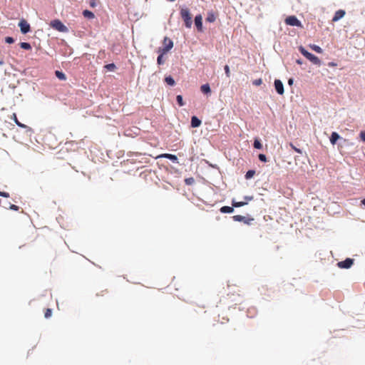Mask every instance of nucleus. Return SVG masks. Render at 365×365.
<instances>
[{
	"label": "nucleus",
	"mask_w": 365,
	"mask_h": 365,
	"mask_svg": "<svg viewBox=\"0 0 365 365\" xmlns=\"http://www.w3.org/2000/svg\"><path fill=\"white\" fill-rule=\"evenodd\" d=\"M299 51L304 57H306L308 60H309L314 64H315V65L321 64V61L319 60V58L317 56H314V54L307 51L303 46H299Z\"/></svg>",
	"instance_id": "f257e3e1"
},
{
	"label": "nucleus",
	"mask_w": 365,
	"mask_h": 365,
	"mask_svg": "<svg viewBox=\"0 0 365 365\" xmlns=\"http://www.w3.org/2000/svg\"><path fill=\"white\" fill-rule=\"evenodd\" d=\"M180 16L182 20L185 22V26L187 28H190L192 26V16L190 13V11L187 8H182L180 10Z\"/></svg>",
	"instance_id": "f03ea898"
},
{
	"label": "nucleus",
	"mask_w": 365,
	"mask_h": 365,
	"mask_svg": "<svg viewBox=\"0 0 365 365\" xmlns=\"http://www.w3.org/2000/svg\"><path fill=\"white\" fill-rule=\"evenodd\" d=\"M50 26L60 32H67L68 31V28L58 19L51 21Z\"/></svg>",
	"instance_id": "7ed1b4c3"
},
{
	"label": "nucleus",
	"mask_w": 365,
	"mask_h": 365,
	"mask_svg": "<svg viewBox=\"0 0 365 365\" xmlns=\"http://www.w3.org/2000/svg\"><path fill=\"white\" fill-rule=\"evenodd\" d=\"M173 47V42L168 37H165L163 40V48H159L158 52L163 51V53L168 52Z\"/></svg>",
	"instance_id": "20e7f679"
},
{
	"label": "nucleus",
	"mask_w": 365,
	"mask_h": 365,
	"mask_svg": "<svg viewBox=\"0 0 365 365\" xmlns=\"http://www.w3.org/2000/svg\"><path fill=\"white\" fill-rule=\"evenodd\" d=\"M285 23L287 25L302 27V23L298 20V19L295 16H290L286 18Z\"/></svg>",
	"instance_id": "39448f33"
},
{
	"label": "nucleus",
	"mask_w": 365,
	"mask_h": 365,
	"mask_svg": "<svg viewBox=\"0 0 365 365\" xmlns=\"http://www.w3.org/2000/svg\"><path fill=\"white\" fill-rule=\"evenodd\" d=\"M19 26L20 28L21 32L24 34H27L31 30L29 24L25 19H21L19 22Z\"/></svg>",
	"instance_id": "423d86ee"
},
{
	"label": "nucleus",
	"mask_w": 365,
	"mask_h": 365,
	"mask_svg": "<svg viewBox=\"0 0 365 365\" xmlns=\"http://www.w3.org/2000/svg\"><path fill=\"white\" fill-rule=\"evenodd\" d=\"M353 264H354V259H352L351 258H346L344 261L339 262L337 263V266L341 269H349L352 266Z\"/></svg>",
	"instance_id": "0eeeda50"
},
{
	"label": "nucleus",
	"mask_w": 365,
	"mask_h": 365,
	"mask_svg": "<svg viewBox=\"0 0 365 365\" xmlns=\"http://www.w3.org/2000/svg\"><path fill=\"white\" fill-rule=\"evenodd\" d=\"M232 219L234 221L243 222L244 223H245L247 225H250L251 222L254 220L253 218H248V217H246L245 216L240 215H234L232 217Z\"/></svg>",
	"instance_id": "6e6552de"
},
{
	"label": "nucleus",
	"mask_w": 365,
	"mask_h": 365,
	"mask_svg": "<svg viewBox=\"0 0 365 365\" xmlns=\"http://www.w3.org/2000/svg\"><path fill=\"white\" fill-rule=\"evenodd\" d=\"M274 88H275V90L279 94V95H282L284 93V86H283V83L282 82L279 80V79H276L274 81Z\"/></svg>",
	"instance_id": "1a4fd4ad"
},
{
	"label": "nucleus",
	"mask_w": 365,
	"mask_h": 365,
	"mask_svg": "<svg viewBox=\"0 0 365 365\" xmlns=\"http://www.w3.org/2000/svg\"><path fill=\"white\" fill-rule=\"evenodd\" d=\"M202 16L197 15L195 18V24L199 31H202Z\"/></svg>",
	"instance_id": "9d476101"
},
{
	"label": "nucleus",
	"mask_w": 365,
	"mask_h": 365,
	"mask_svg": "<svg viewBox=\"0 0 365 365\" xmlns=\"http://www.w3.org/2000/svg\"><path fill=\"white\" fill-rule=\"evenodd\" d=\"M345 15V11L344 10H338L335 12L334 16L332 19V21H337L341 18H343Z\"/></svg>",
	"instance_id": "9b49d317"
},
{
	"label": "nucleus",
	"mask_w": 365,
	"mask_h": 365,
	"mask_svg": "<svg viewBox=\"0 0 365 365\" xmlns=\"http://www.w3.org/2000/svg\"><path fill=\"white\" fill-rule=\"evenodd\" d=\"M159 157L160 158H166V159H169V160H170L171 161H173L174 163H178V158H177V156L175 155H173V154L165 153V154L160 155Z\"/></svg>",
	"instance_id": "f8f14e48"
},
{
	"label": "nucleus",
	"mask_w": 365,
	"mask_h": 365,
	"mask_svg": "<svg viewBox=\"0 0 365 365\" xmlns=\"http://www.w3.org/2000/svg\"><path fill=\"white\" fill-rule=\"evenodd\" d=\"M201 125V120L196 116H192L191 118V126L192 128H197Z\"/></svg>",
	"instance_id": "ddd939ff"
},
{
	"label": "nucleus",
	"mask_w": 365,
	"mask_h": 365,
	"mask_svg": "<svg viewBox=\"0 0 365 365\" xmlns=\"http://www.w3.org/2000/svg\"><path fill=\"white\" fill-rule=\"evenodd\" d=\"M340 138L339 135L336 132H333L330 137V142L332 145H335L336 141Z\"/></svg>",
	"instance_id": "4468645a"
},
{
	"label": "nucleus",
	"mask_w": 365,
	"mask_h": 365,
	"mask_svg": "<svg viewBox=\"0 0 365 365\" xmlns=\"http://www.w3.org/2000/svg\"><path fill=\"white\" fill-rule=\"evenodd\" d=\"M201 91L205 94H209L211 93V89L208 83L204 84L200 87Z\"/></svg>",
	"instance_id": "2eb2a0df"
},
{
	"label": "nucleus",
	"mask_w": 365,
	"mask_h": 365,
	"mask_svg": "<svg viewBox=\"0 0 365 365\" xmlns=\"http://www.w3.org/2000/svg\"><path fill=\"white\" fill-rule=\"evenodd\" d=\"M222 213H232L234 211L233 207L223 206L220 209Z\"/></svg>",
	"instance_id": "dca6fc26"
},
{
	"label": "nucleus",
	"mask_w": 365,
	"mask_h": 365,
	"mask_svg": "<svg viewBox=\"0 0 365 365\" xmlns=\"http://www.w3.org/2000/svg\"><path fill=\"white\" fill-rule=\"evenodd\" d=\"M11 118L14 120V121L15 122V123L19 126L20 128H25L26 126V125L21 123V122L19 121L18 118H17V116H16V113H13L12 116H11Z\"/></svg>",
	"instance_id": "f3484780"
},
{
	"label": "nucleus",
	"mask_w": 365,
	"mask_h": 365,
	"mask_svg": "<svg viewBox=\"0 0 365 365\" xmlns=\"http://www.w3.org/2000/svg\"><path fill=\"white\" fill-rule=\"evenodd\" d=\"M215 19H216L215 15L212 12H209L207 14V16L205 20L207 22L212 23L215 21Z\"/></svg>",
	"instance_id": "a211bd4d"
},
{
	"label": "nucleus",
	"mask_w": 365,
	"mask_h": 365,
	"mask_svg": "<svg viewBox=\"0 0 365 365\" xmlns=\"http://www.w3.org/2000/svg\"><path fill=\"white\" fill-rule=\"evenodd\" d=\"M247 202H235L234 200L232 201V205L233 207H240L247 205Z\"/></svg>",
	"instance_id": "6ab92c4d"
},
{
	"label": "nucleus",
	"mask_w": 365,
	"mask_h": 365,
	"mask_svg": "<svg viewBox=\"0 0 365 365\" xmlns=\"http://www.w3.org/2000/svg\"><path fill=\"white\" fill-rule=\"evenodd\" d=\"M55 74L56 77L61 81H65L66 79V75L61 71H56Z\"/></svg>",
	"instance_id": "aec40b11"
},
{
	"label": "nucleus",
	"mask_w": 365,
	"mask_h": 365,
	"mask_svg": "<svg viewBox=\"0 0 365 365\" xmlns=\"http://www.w3.org/2000/svg\"><path fill=\"white\" fill-rule=\"evenodd\" d=\"M309 47L313 50L315 52L318 53H322L323 52V50L322 49V48L317 45H315V44H312V45H310Z\"/></svg>",
	"instance_id": "412c9836"
},
{
	"label": "nucleus",
	"mask_w": 365,
	"mask_h": 365,
	"mask_svg": "<svg viewBox=\"0 0 365 365\" xmlns=\"http://www.w3.org/2000/svg\"><path fill=\"white\" fill-rule=\"evenodd\" d=\"M165 81L170 86H173L175 85V80L173 79V78L170 76H166L165 78Z\"/></svg>",
	"instance_id": "4be33fe9"
},
{
	"label": "nucleus",
	"mask_w": 365,
	"mask_h": 365,
	"mask_svg": "<svg viewBox=\"0 0 365 365\" xmlns=\"http://www.w3.org/2000/svg\"><path fill=\"white\" fill-rule=\"evenodd\" d=\"M104 68H106L108 71H114L116 69V66L112 63L106 64L104 66Z\"/></svg>",
	"instance_id": "5701e85b"
},
{
	"label": "nucleus",
	"mask_w": 365,
	"mask_h": 365,
	"mask_svg": "<svg viewBox=\"0 0 365 365\" xmlns=\"http://www.w3.org/2000/svg\"><path fill=\"white\" fill-rule=\"evenodd\" d=\"M159 53H160V55L158 56L157 62H158V65H161V64H163V63H164V61H163V55H164L165 53H163V51H160Z\"/></svg>",
	"instance_id": "b1692460"
},
{
	"label": "nucleus",
	"mask_w": 365,
	"mask_h": 365,
	"mask_svg": "<svg viewBox=\"0 0 365 365\" xmlns=\"http://www.w3.org/2000/svg\"><path fill=\"white\" fill-rule=\"evenodd\" d=\"M20 46H21V48L25 49V50H30V49H31V46L30 45V43H26V42L21 43H20Z\"/></svg>",
	"instance_id": "393cba45"
},
{
	"label": "nucleus",
	"mask_w": 365,
	"mask_h": 365,
	"mask_svg": "<svg viewBox=\"0 0 365 365\" xmlns=\"http://www.w3.org/2000/svg\"><path fill=\"white\" fill-rule=\"evenodd\" d=\"M177 102L180 106H183L185 103L182 99V96L181 95H178L176 97Z\"/></svg>",
	"instance_id": "a878e982"
},
{
	"label": "nucleus",
	"mask_w": 365,
	"mask_h": 365,
	"mask_svg": "<svg viewBox=\"0 0 365 365\" xmlns=\"http://www.w3.org/2000/svg\"><path fill=\"white\" fill-rule=\"evenodd\" d=\"M254 148L256 149H261L262 148V145L259 140H257V139L255 140Z\"/></svg>",
	"instance_id": "bb28decb"
},
{
	"label": "nucleus",
	"mask_w": 365,
	"mask_h": 365,
	"mask_svg": "<svg viewBox=\"0 0 365 365\" xmlns=\"http://www.w3.org/2000/svg\"><path fill=\"white\" fill-rule=\"evenodd\" d=\"M255 174V170H248L245 175V178L250 179V178H252Z\"/></svg>",
	"instance_id": "cd10ccee"
},
{
	"label": "nucleus",
	"mask_w": 365,
	"mask_h": 365,
	"mask_svg": "<svg viewBox=\"0 0 365 365\" xmlns=\"http://www.w3.org/2000/svg\"><path fill=\"white\" fill-rule=\"evenodd\" d=\"M51 314L52 310L51 309L48 308L45 310L44 316L46 318H49L50 317H51Z\"/></svg>",
	"instance_id": "c85d7f7f"
},
{
	"label": "nucleus",
	"mask_w": 365,
	"mask_h": 365,
	"mask_svg": "<svg viewBox=\"0 0 365 365\" xmlns=\"http://www.w3.org/2000/svg\"><path fill=\"white\" fill-rule=\"evenodd\" d=\"M289 146L297 153H299V154H302V151L301 149L299 148H297V147H295L294 145V144L292 143H289Z\"/></svg>",
	"instance_id": "c756f323"
},
{
	"label": "nucleus",
	"mask_w": 365,
	"mask_h": 365,
	"mask_svg": "<svg viewBox=\"0 0 365 365\" xmlns=\"http://www.w3.org/2000/svg\"><path fill=\"white\" fill-rule=\"evenodd\" d=\"M224 69H225V72L227 77L230 78V67L227 65H226V66H225Z\"/></svg>",
	"instance_id": "7c9ffc66"
},
{
	"label": "nucleus",
	"mask_w": 365,
	"mask_h": 365,
	"mask_svg": "<svg viewBox=\"0 0 365 365\" xmlns=\"http://www.w3.org/2000/svg\"><path fill=\"white\" fill-rule=\"evenodd\" d=\"M185 182L186 185H192L194 182V178H186L185 180Z\"/></svg>",
	"instance_id": "2f4dec72"
},
{
	"label": "nucleus",
	"mask_w": 365,
	"mask_h": 365,
	"mask_svg": "<svg viewBox=\"0 0 365 365\" xmlns=\"http://www.w3.org/2000/svg\"><path fill=\"white\" fill-rule=\"evenodd\" d=\"M83 14L85 17H87V18H91V11H88V10H85L83 12Z\"/></svg>",
	"instance_id": "473e14b6"
},
{
	"label": "nucleus",
	"mask_w": 365,
	"mask_h": 365,
	"mask_svg": "<svg viewBox=\"0 0 365 365\" xmlns=\"http://www.w3.org/2000/svg\"><path fill=\"white\" fill-rule=\"evenodd\" d=\"M5 41L7 43H13L14 42V39L12 37L7 36L5 38Z\"/></svg>",
	"instance_id": "72a5a7b5"
},
{
	"label": "nucleus",
	"mask_w": 365,
	"mask_h": 365,
	"mask_svg": "<svg viewBox=\"0 0 365 365\" xmlns=\"http://www.w3.org/2000/svg\"><path fill=\"white\" fill-rule=\"evenodd\" d=\"M262 83V80L261 78L256 79L253 81V84L255 86H260Z\"/></svg>",
	"instance_id": "f704fd0d"
},
{
	"label": "nucleus",
	"mask_w": 365,
	"mask_h": 365,
	"mask_svg": "<svg viewBox=\"0 0 365 365\" xmlns=\"http://www.w3.org/2000/svg\"><path fill=\"white\" fill-rule=\"evenodd\" d=\"M259 160H261L262 162H267V157L264 154H259Z\"/></svg>",
	"instance_id": "c9c22d12"
},
{
	"label": "nucleus",
	"mask_w": 365,
	"mask_h": 365,
	"mask_svg": "<svg viewBox=\"0 0 365 365\" xmlns=\"http://www.w3.org/2000/svg\"><path fill=\"white\" fill-rule=\"evenodd\" d=\"M0 196L4 197H9V193L6 192H1L0 191Z\"/></svg>",
	"instance_id": "e433bc0d"
},
{
	"label": "nucleus",
	"mask_w": 365,
	"mask_h": 365,
	"mask_svg": "<svg viewBox=\"0 0 365 365\" xmlns=\"http://www.w3.org/2000/svg\"><path fill=\"white\" fill-rule=\"evenodd\" d=\"M360 138L362 141L365 142V131H361L359 134Z\"/></svg>",
	"instance_id": "4c0bfd02"
},
{
	"label": "nucleus",
	"mask_w": 365,
	"mask_h": 365,
	"mask_svg": "<svg viewBox=\"0 0 365 365\" xmlns=\"http://www.w3.org/2000/svg\"><path fill=\"white\" fill-rule=\"evenodd\" d=\"M10 209L13 210H15V211H18L19 210V207L17 206V205H10Z\"/></svg>",
	"instance_id": "58836bf2"
},
{
	"label": "nucleus",
	"mask_w": 365,
	"mask_h": 365,
	"mask_svg": "<svg viewBox=\"0 0 365 365\" xmlns=\"http://www.w3.org/2000/svg\"><path fill=\"white\" fill-rule=\"evenodd\" d=\"M253 198H254V197H253V196H245V199L246 200H247V201H251V200H253Z\"/></svg>",
	"instance_id": "ea45409f"
},
{
	"label": "nucleus",
	"mask_w": 365,
	"mask_h": 365,
	"mask_svg": "<svg viewBox=\"0 0 365 365\" xmlns=\"http://www.w3.org/2000/svg\"><path fill=\"white\" fill-rule=\"evenodd\" d=\"M296 62H297V64H299V65L302 64V61L301 59H297L296 61Z\"/></svg>",
	"instance_id": "a19ab883"
},
{
	"label": "nucleus",
	"mask_w": 365,
	"mask_h": 365,
	"mask_svg": "<svg viewBox=\"0 0 365 365\" xmlns=\"http://www.w3.org/2000/svg\"><path fill=\"white\" fill-rule=\"evenodd\" d=\"M288 83H289V85H292V84L293 83V79H292V78L289 79V81H288Z\"/></svg>",
	"instance_id": "79ce46f5"
},
{
	"label": "nucleus",
	"mask_w": 365,
	"mask_h": 365,
	"mask_svg": "<svg viewBox=\"0 0 365 365\" xmlns=\"http://www.w3.org/2000/svg\"><path fill=\"white\" fill-rule=\"evenodd\" d=\"M361 203L365 206V198L361 200Z\"/></svg>",
	"instance_id": "37998d69"
},
{
	"label": "nucleus",
	"mask_w": 365,
	"mask_h": 365,
	"mask_svg": "<svg viewBox=\"0 0 365 365\" xmlns=\"http://www.w3.org/2000/svg\"><path fill=\"white\" fill-rule=\"evenodd\" d=\"M4 62L0 61V65H3Z\"/></svg>",
	"instance_id": "c03bdc74"
},
{
	"label": "nucleus",
	"mask_w": 365,
	"mask_h": 365,
	"mask_svg": "<svg viewBox=\"0 0 365 365\" xmlns=\"http://www.w3.org/2000/svg\"><path fill=\"white\" fill-rule=\"evenodd\" d=\"M92 6L94 7L95 6V3L93 1V4H92Z\"/></svg>",
	"instance_id": "a18cd8bd"
}]
</instances>
